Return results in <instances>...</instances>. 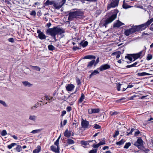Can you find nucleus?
I'll list each match as a JSON object with an SVG mask.
<instances>
[{
  "label": "nucleus",
  "instance_id": "obj_1",
  "mask_svg": "<svg viewBox=\"0 0 153 153\" xmlns=\"http://www.w3.org/2000/svg\"><path fill=\"white\" fill-rule=\"evenodd\" d=\"M82 13L81 11H76L69 13L68 19L70 21L74 20L82 15Z\"/></svg>",
  "mask_w": 153,
  "mask_h": 153
},
{
  "label": "nucleus",
  "instance_id": "obj_2",
  "mask_svg": "<svg viewBox=\"0 0 153 153\" xmlns=\"http://www.w3.org/2000/svg\"><path fill=\"white\" fill-rule=\"evenodd\" d=\"M119 0H110L109 4L107 6L108 10L109 9L111 8H114L118 6Z\"/></svg>",
  "mask_w": 153,
  "mask_h": 153
},
{
  "label": "nucleus",
  "instance_id": "obj_3",
  "mask_svg": "<svg viewBox=\"0 0 153 153\" xmlns=\"http://www.w3.org/2000/svg\"><path fill=\"white\" fill-rule=\"evenodd\" d=\"M116 17L117 15L116 14L112 15L110 18L107 19L105 21V22L103 24L104 25L105 27H106L107 25L112 22L116 19Z\"/></svg>",
  "mask_w": 153,
  "mask_h": 153
},
{
  "label": "nucleus",
  "instance_id": "obj_4",
  "mask_svg": "<svg viewBox=\"0 0 153 153\" xmlns=\"http://www.w3.org/2000/svg\"><path fill=\"white\" fill-rule=\"evenodd\" d=\"M48 33L51 35L56 40V35L57 34V27H54L52 28L48 29Z\"/></svg>",
  "mask_w": 153,
  "mask_h": 153
},
{
  "label": "nucleus",
  "instance_id": "obj_5",
  "mask_svg": "<svg viewBox=\"0 0 153 153\" xmlns=\"http://www.w3.org/2000/svg\"><path fill=\"white\" fill-rule=\"evenodd\" d=\"M51 149L52 151L55 153H59V144H54L51 147Z\"/></svg>",
  "mask_w": 153,
  "mask_h": 153
},
{
  "label": "nucleus",
  "instance_id": "obj_6",
  "mask_svg": "<svg viewBox=\"0 0 153 153\" xmlns=\"http://www.w3.org/2000/svg\"><path fill=\"white\" fill-rule=\"evenodd\" d=\"M53 4V6L57 9H59L61 8V6L59 5V4L56 3L54 1L48 0V5Z\"/></svg>",
  "mask_w": 153,
  "mask_h": 153
},
{
  "label": "nucleus",
  "instance_id": "obj_7",
  "mask_svg": "<svg viewBox=\"0 0 153 153\" xmlns=\"http://www.w3.org/2000/svg\"><path fill=\"white\" fill-rule=\"evenodd\" d=\"M145 54V52L143 51H141L139 53L134 55L133 57L134 59V60L138 59L140 56H143Z\"/></svg>",
  "mask_w": 153,
  "mask_h": 153
},
{
  "label": "nucleus",
  "instance_id": "obj_8",
  "mask_svg": "<svg viewBox=\"0 0 153 153\" xmlns=\"http://www.w3.org/2000/svg\"><path fill=\"white\" fill-rule=\"evenodd\" d=\"M81 124L82 127L85 128H89L91 126L89 125V122L86 120H82V121Z\"/></svg>",
  "mask_w": 153,
  "mask_h": 153
},
{
  "label": "nucleus",
  "instance_id": "obj_9",
  "mask_svg": "<svg viewBox=\"0 0 153 153\" xmlns=\"http://www.w3.org/2000/svg\"><path fill=\"white\" fill-rule=\"evenodd\" d=\"M133 33H134V30L132 27L130 28L126 29L125 30L124 32L125 35L127 36H128L130 34Z\"/></svg>",
  "mask_w": 153,
  "mask_h": 153
},
{
  "label": "nucleus",
  "instance_id": "obj_10",
  "mask_svg": "<svg viewBox=\"0 0 153 153\" xmlns=\"http://www.w3.org/2000/svg\"><path fill=\"white\" fill-rule=\"evenodd\" d=\"M134 145L137 146L138 149L141 150H142L144 152L149 151V150L146 149L143 146V144H134Z\"/></svg>",
  "mask_w": 153,
  "mask_h": 153
},
{
  "label": "nucleus",
  "instance_id": "obj_11",
  "mask_svg": "<svg viewBox=\"0 0 153 153\" xmlns=\"http://www.w3.org/2000/svg\"><path fill=\"white\" fill-rule=\"evenodd\" d=\"M110 68V67L109 65H108L107 64H106L102 65L99 68V69H100V71H102L103 70L108 69L109 68Z\"/></svg>",
  "mask_w": 153,
  "mask_h": 153
},
{
  "label": "nucleus",
  "instance_id": "obj_12",
  "mask_svg": "<svg viewBox=\"0 0 153 153\" xmlns=\"http://www.w3.org/2000/svg\"><path fill=\"white\" fill-rule=\"evenodd\" d=\"M99 111L100 110L98 108H91L88 110V112L89 114L98 113Z\"/></svg>",
  "mask_w": 153,
  "mask_h": 153
},
{
  "label": "nucleus",
  "instance_id": "obj_13",
  "mask_svg": "<svg viewBox=\"0 0 153 153\" xmlns=\"http://www.w3.org/2000/svg\"><path fill=\"white\" fill-rule=\"evenodd\" d=\"M48 96H46L41 99L42 100L40 102H41L43 105L46 104L48 103Z\"/></svg>",
  "mask_w": 153,
  "mask_h": 153
},
{
  "label": "nucleus",
  "instance_id": "obj_14",
  "mask_svg": "<svg viewBox=\"0 0 153 153\" xmlns=\"http://www.w3.org/2000/svg\"><path fill=\"white\" fill-rule=\"evenodd\" d=\"M74 88V86L73 84H68L66 87V89L67 91H71Z\"/></svg>",
  "mask_w": 153,
  "mask_h": 153
},
{
  "label": "nucleus",
  "instance_id": "obj_15",
  "mask_svg": "<svg viewBox=\"0 0 153 153\" xmlns=\"http://www.w3.org/2000/svg\"><path fill=\"white\" fill-rule=\"evenodd\" d=\"M23 85L25 87H30L32 85V84H31L27 81H23L22 82Z\"/></svg>",
  "mask_w": 153,
  "mask_h": 153
},
{
  "label": "nucleus",
  "instance_id": "obj_16",
  "mask_svg": "<svg viewBox=\"0 0 153 153\" xmlns=\"http://www.w3.org/2000/svg\"><path fill=\"white\" fill-rule=\"evenodd\" d=\"M124 24L120 22L119 21H118L115 23L114 25V27H119L123 25H124Z\"/></svg>",
  "mask_w": 153,
  "mask_h": 153
},
{
  "label": "nucleus",
  "instance_id": "obj_17",
  "mask_svg": "<svg viewBox=\"0 0 153 153\" xmlns=\"http://www.w3.org/2000/svg\"><path fill=\"white\" fill-rule=\"evenodd\" d=\"M37 116L34 115H30L29 116V119L34 122H35L36 120Z\"/></svg>",
  "mask_w": 153,
  "mask_h": 153
},
{
  "label": "nucleus",
  "instance_id": "obj_18",
  "mask_svg": "<svg viewBox=\"0 0 153 153\" xmlns=\"http://www.w3.org/2000/svg\"><path fill=\"white\" fill-rule=\"evenodd\" d=\"M97 143V142L95 140H90L88 141H84L82 140L81 141V143Z\"/></svg>",
  "mask_w": 153,
  "mask_h": 153
},
{
  "label": "nucleus",
  "instance_id": "obj_19",
  "mask_svg": "<svg viewBox=\"0 0 153 153\" xmlns=\"http://www.w3.org/2000/svg\"><path fill=\"white\" fill-rule=\"evenodd\" d=\"M71 131L66 130L64 133V136L67 137H69L71 136Z\"/></svg>",
  "mask_w": 153,
  "mask_h": 153
},
{
  "label": "nucleus",
  "instance_id": "obj_20",
  "mask_svg": "<svg viewBox=\"0 0 153 153\" xmlns=\"http://www.w3.org/2000/svg\"><path fill=\"white\" fill-rule=\"evenodd\" d=\"M148 22H147L145 23L144 24H142L140 25L141 30H144L149 25Z\"/></svg>",
  "mask_w": 153,
  "mask_h": 153
},
{
  "label": "nucleus",
  "instance_id": "obj_21",
  "mask_svg": "<svg viewBox=\"0 0 153 153\" xmlns=\"http://www.w3.org/2000/svg\"><path fill=\"white\" fill-rule=\"evenodd\" d=\"M134 30V32L141 30L140 25L135 26L132 27Z\"/></svg>",
  "mask_w": 153,
  "mask_h": 153
},
{
  "label": "nucleus",
  "instance_id": "obj_22",
  "mask_svg": "<svg viewBox=\"0 0 153 153\" xmlns=\"http://www.w3.org/2000/svg\"><path fill=\"white\" fill-rule=\"evenodd\" d=\"M96 57L92 55H87L83 57V59H95Z\"/></svg>",
  "mask_w": 153,
  "mask_h": 153
},
{
  "label": "nucleus",
  "instance_id": "obj_23",
  "mask_svg": "<svg viewBox=\"0 0 153 153\" xmlns=\"http://www.w3.org/2000/svg\"><path fill=\"white\" fill-rule=\"evenodd\" d=\"M69 98L71 101H75L77 99L76 96L75 95H73V94H71L69 97Z\"/></svg>",
  "mask_w": 153,
  "mask_h": 153
},
{
  "label": "nucleus",
  "instance_id": "obj_24",
  "mask_svg": "<svg viewBox=\"0 0 153 153\" xmlns=\"http://www.w3.org/2000/svg\"><path fill=\"white\" fill-rule=\"evenodd\" d=\"M150 75V74L145 72L138 73L137 74V75L139 76H144L146 75Z\"/></svg>",
  "mask_w": 153,
  "mask_h": 153
},
{
  "label": "nucleus",
  "instance_id": "obj_25",
  "mask_svg": "<svg viewBox=\"0 0 153 153\" xmlns=\"http://www.w3.org/2000/svg\"><path fill=\"white\" fill-rule=\"evenodd\" d=\"M127 2L126 0H124L123 1V8L124 9H127L131 7L129 5H128L127 3H126Z\"/></svg>",
  "mask_w": 153,
  "mask_h": 153
},
{
  "label": "nucleus",
  "instance_id": "obj_26",
  "mask_svg": "<svg viewBox=\"0 0 153 153\" xmlns=\"http://www.w3.org/2000/svg\"><path fill=\"white\" fill-rule=\"evenodd\" d=\"M42 130V129H39L33 130L31 132V133L33 134L39 133Z\"/></svg>",
  "mask_w": 153,
  "mask_h": 153
},
{
  "label": "nucleus",
  "instance_id": "obj_27",
  "mask_svg": "<svg viewBox=\"0 0 153 153\" xmlns=\"http://www.w3.org/2000/svg\"><path fill=\"white\" fill-rule=\"evenodd\" d=\"M65 32L64 30L63 29L59 28H57V34L59 33L61 34Z\"/></svg>",
  "mask_w": 153,
  "mask_h": 153
},
{
  "label": "nucleus",
  "instance_id": "obj_28",
  "mask_svg": "<svg viewBox=\"0 0 153 153\" xmlns=\"http://www.w3.org/2000/svg\"><path fill=\"white\" fill-rule=\"evenodd\" d=\"M32 68L33 70L39 71H40V68L38 66H33L32 65L30 66Z\"/></svg>",
  "mask_w": 153,
  "mask_h": 153
},
{
  "label": "nucleus",
  "instance_id": "obj_29",
  "mask_svg": "<svg viewBox=\"0 0 153 153\" xmlns=\"http://www.w3.org/2000/svg\"><path fill=\"white\" fill-rule=\"evenodd\" d=\"M41 150V147L39 146H38L36 149L33 151V153H38Z\"/></svg>",
  "mask_w": 153,
  "mask_h": 153
},
{
  "label": "nucleus",
  "instance_id": "obj_30",
  "mask_svg": "<svg viewBox=\"0 0 153 153\" xmlns=\"http://www.w3.org/2000/svg\"><path fill=\"white\" fill-rule=\"evenodd\" d=\"M103 144H93L92 147L94 148V149L96 150V151H97L98 149L99 146Z\"/></svg>",
  "mask_w": 153,
  "mask_h": 153
},
{
  "label": "nucleus",
  "instance_id": "obj_31",
  "mask_svg": "<svg viewBox=\"0 0 153 153\" xmlns=\"http://www.w3.org/2000/svg\"><path fill=\"white\" fill-rule=\"evenodd\" d=\"M38 36L39 38L41 39H44L46 38V36L43 33H41L39 34Z\"/></svg>",
  "mask_w": 153,
  "mask_h": 153
},
{
  "label": "nucleus",
  "instance_id": "obj_32",
  "mask_svg": "<svg viewBox=\"0 0 153 153\" xmlns=\"http://www.w3.org/2000/svg\"><path fill=\"white\" fill-rule=\"evenodd\" d=\"M99 73V71L97 70H94L91 74H90V77H91L92 76L96 75L97 74H98Z\"/></svg>",
  "mask_w": 153,
  "mask_h": 153
},
{
  "label": "nucleus",
  "instance_id": "obj_33",
  "mask_svg": "<svg viewBox=\"0 0 153 153\" xmlns=\"http://www.w3.org/2000/svg\"><path fill=\"white\" fill-rule=\"evenodd\" d=\"M95 60L94 59L88 62V64L87 65L88 67H91L92 65H93L95 62Z\"/></svg>",
  "mask_w": 153,
  "mask_h": 153
},
{
  "label": "nucleus",
  "instance_id": "obj_34",
  "mask_svg": "<svg viewBox=\"0 0 153 153\" xmlns=\"http://www.w3.org/2000/svg\"><path fill=\"white\" fill-rule=\"evenodd\" d=\"M88 44V42L87 41H85L84 42H81L80 43V44L82 45L83 47H85L87 46Z\"/></svg>",
  "mask_w": 153,
  "mask_h": 153
},
{
  "label": "nucleus",
  "instance_id": "obj_35",
  "mask_svg": "<svg viewBox=\"0 0 153 153\" xmlns=\"http://www.w3.org/2000/svg\"><path fill=\"white\" fill-rule=\"evenodd\" d=\"M15 149H16V151L18 152H20V151H21L22 149L21 146L19 145H18L17 147L15 148Z\"/></svg>",
  "mask_w": 153,
  "mask_h": 153
},
{
  "label": "nucleus",
  "instance_id": "obj_36",
  "mask_svg": "<svg viewBox=\"0 0 153 153\" xmlns=\"http://www.w3.org/2000/svg\"><path fill=\"white\" fill-rule=\"evenodd\" d=\"M123 85V84H121L120 83H118L117 84V90L118 91H119L120 90V88L121 87V86Z\"/></svg>",
  "mask_w": 153,
  "mask_h": 153
},
{
  "label": "nucleus",
  "instance_id": "obj_37",
  "mask_svg": "<svg viewBox=\"0 0 153 153\" xmlns=\"http://www.w3.org/2000/svg\"><path fill=\"white\" fill-rule=\"evenodd\" d=\"M85 98V96L83 94H82L80 99L79 100V102L80 103L82 102Z\"/></svg>",
  "mask_w": 153,
  "mask_h": 153
},
{
  "label": "nucleus",
  "instance_id": "obj_38",
  "mask_svg": "<svg viewBox=\"0 0 153 153\" xmlns=\"http://www.w3.org/2000/svg\"><path fill=\"white\" fill-rule=\"evenodd\" d=\"M152 55L151 54H149L147 56L146 59L147 60H151V59H152Z\"/></svg>",
  "mask_w": 153,
  "mask_h": 153
},
{
  "label": "nucleus",
  "instance_id": "obj_39",
  "mask_svg": "<svg viewBox=\"0 0 153 153\" xmlns=\"http://www.w3.org/2000/svg\"><path fill=\"white\" fill-rule=\"evenodd\" d=\"M7 134L6 131L5 130H3L1 133V135L3 136L6 135Z\"/></svg>",
  "mask_w": 153,
  "mask_h": 153
},
{
  "label": "nucleus",
  "instance_id": "obj_40",
  "mask_svg": "<svg viewBox=\"0 0 153 153\" xmlns=\"http://www.w3.org/2000/svg\"><path fill=\"white\" fill-rule=\"evenodd\" d=\"M137 142V143H143V141L141 138L139 137L138 139Z\"/></svg>",
  "mask_w": 153,
  "mask_h": 153
},
{
  "label": "nucleus",
  "instance_id": "obj_41",
  "mask_svg": "<svg viewBox=\"0 0 153 153\" xmlns=\"http://www.w3.org/2000/svg\"><path fill=\"white\" fill-rule=\"evenodd\" d=\"M55 49V48L52 45H48V49L50 50H54Z\"/></svg>",
  "mask_w": 153,
  "mask_h": 153
},
{
  "label": "nucleus",
  "instance_id": "obj_42",
  "mask_svg": "<svg viewBox=\"0 0 153 153\" xmlns=\"http://www.w3.org/2000/svg\"><path fill=\"white\" fill-rule=\"evenodd\" d=\"M94 128L95 129H99L101 128V126L97 124H95L94 125Z\"/></svg>",
  "mask_w": 153,
  "mask_h": 153
},
{
  "label": "nucleus",
  "instance_id": "obj_43",
  "mask_svg": "<svg viewBox=\"0 0 153 153\" xmlns=\"http://www.w3.org/2000/svg\"><path fill=\"white\" fill-rule=\"evenodd\" d=\"M135 130L134 129L132 128L131 129L130 132H129L127 134H126V136H129L130 134H132V132L134 131V130Z\"/></svg>",
  "mask_w": 153,
  "mask_h": 153
},
{
  "label": "nucleus",
  "instance_id": "obj_44",
  "mask_svg": "<svg viewBox=\"0 0 153 153\" xmlns=\"http://www.w3.org/2000/svg\"><path fill=\"white\" fill-rule=\"evenodd\" d=\"M66 0H62V2H61L60 4H59V5L61 6V8L62 6L65 3Z\"/></svg>",
  "mask_w": 153,
  "mask_h": 153
},
{
  "label": "nucleus",
  "instance_id": "obj_45",
  "mask_svg": "<svg viewBox=\"0 0 153 153\" xmlns=\"http://www.w3.org/2000/svg\"><path fill=\"white\" fill-rule=\"evenodd\" d=\"M118 112L117 111H110V114L111 115H114L117 114L118 113Z\"/></svg>",
  "mask_w": 153,
  "mask_h": 153
},
{
  "label": "nucleus",
  "instance_id": "obj_46",
  "mask_svg": "<svg viewBox=\"0 0 153 153\" xmlns=\"http://www.w3.org/2000/svg\"><path fill=\"white\" fill-rule=\"evenodd\" d=\"M119 134V131H115V133L113 134V136L114 137H116Z\"/></svg>",
  "mask_w": 153,
  "mask_h": 153
},
{
  "label": "nucleus",
  "instance_id": "obj_47",
  "mask_svg": "<svg viewBox=\"0 0 153 153\" xmlns=\"http://www.w3.org/2000/svg\"><path fill=\"white\" fill-rule=\"evenodd\" d=\"M0 103L1 104L3 105L4 106H7V105H6L5 102L3 100H0Z\"/></svg>",
  "mask_w": 153,
  "mask_h": 153
},
{
  "label": "nucleus",
  "instance_id": "obj_48",
  "mask_svg": "<svg viewBox=\"0 0 153 153\" xmlns=\"http://www.w3.org/2000/svg\"><path fill=\"white\" fill-rule=\"evenodd\" d=\"M125 58L128 59L130 61H131L132 60V58L131 57L129 56H126L125 57Z\"/></svg>",
  "mask_w": 153,
  "mask_h": 153
},
{
  "label": "nucleus",
  "instance_id": "obj_49",
  "mask_svg": "<svg viewBox=\"0 0 153 153\" xmlns=\"http://www.w3.org/2000/svg\"><path fill=\"white\" fill-rule=\"evenodd\" d=\"M74 141L71 139H68L67 142V143H74Z\"/></svg>",
  "mask_w": 153,
  "mask_h": 153
},
{
  "label": "nucleus",
  "instance_id": "obj_50",
  "mask_svg": "<svg viewBox=\"0 0 153 153\" xmlns=\"http://www.w3.org/2000/svg\"><path fill=\"white\" fill-rule=\"evenodd\" d=\"M38 107V106H37V105H36V104L33 106L31 107V108L32 110H33L35 109V108H37Z\"/></svg>",
  "mask_w": 153,
  "mask_h": 153
},
{
  "label": "nucleus",
  "instance_id": "obj_51",
  "mask_svg": "<svg viewBox=\"0 0 153 153\" xmlns=\"http://www.w3.org/2000/svg\"><path fill=\"white\" fill-rule=\"evenodd\" d=\"M82 145L81 146L84 147V148H86V147H88L89 146V144H82Z\"/></svg>",
  "mask_w": 153,
  "mask_h": 153
},
{
  "label": "nucleus",
  "instance_id": "obj_52",
  "mask_svg": "<svg viewBox=\"0 0 153 153\" xmlns=\"http://www.w3.org/2000/svg\"><path fill=\"white\" fill-rule=\"evenodd\" d=\"M125 140L122 139L120 141L117 142L116 143H123L125 142Z\"/></svg>",
  "mask_w": 153,
  "mask_h": 153
},
{
  "label": "nucleus",
  "instance_id": "obj_53",
  "mask_svg": "<svg viewBox=\"0 0 153 153\" xmlns=\"http://www.w3.org/2000/svg\"><path fill=\"white\" fill-rule=\"evenodd\" d=\"M97 151L96 150L93 149L90 150L89 153H97Z\"/></svg>",
  "mask_w": 153,
  "mask_h": 153
},
{
  "label": "nucleus",
  "instance_id": "obj_54",
  "mask_svg": "<svg viewBox=\"0 0 153 153\" xmlns=\"http://www.w3.org/2000/svg\"><path fill=\"white\" fill-rule=\"evenodd\" d=\"M153 22V18L150 19V20H148L147 22L149 23V25H150Z\"/></svg>",
  "mask_w": 153,
  "mask_h": 153
},
{
  "label": "nucleus",
  "instance_id": "obj_55",
  "mask_svg": "<svg viewBox=\"0 0 153 153\" xmlns=\"http://www.w3.org/2000/svg\"><path fill=\"white\" fill-rule=\"evenodd\" d=\"M153 22V18L150 19V20H148L147 22L149 23V25H150Z\"/></svg>",
  "mask_w": 153,
  "mask_h": 153
},
{
  "label": "nucleus",
  "instance_id": "obj_56",
  "mask_svg": "<svg viewBox=\"0 0 153 153\" xmlns=\"http://www.w3.org/2000/svg\"><path fill=\"white\" fill-rule=\"evenodd\" d=\"M16 144H10V145H9L7 147L8 148L10 149L11 148H12V147L13 146L15 145H16Z\"/></svg>",
  "mask_w": 153,
  "mask_h": 153
},
{
  "label": "nucleus",
  "instance_id": "obj_57",
  "mask_svg": "<svg viewBox=\"0 0 153 153\" xmlns=\"http://www.w3.org/2000/svg\"><path fill=\"white\" fill-rule=\"evenodd\" d=\"M131 144H126L124 147L125 149H128L131 146Z\"/></svg>",
  "mask_w": 153,
  "mask_h": 153
},
{
  "label": "nucleus",
  "instance_id": "obj_58",
  "mask_svg": "<svg viewBox=\"0 0 153 153\" xmlns=\"http://www.w3.org/2000/svg\"><path fill=\"white\" fill-rule=\"evenodd\" d=\"M30 15L34 16H35L36 15V12L34 10L32 11L30 13Z\"/></svg>",
  "mask_w": 153,
  "mask_h": 153
},
{
  "label": "nucleus",
  "instance_id": "obj_59",
  "mask_svg": "<svg viewBox=\"0 0 153 153\" xmlns=\"http://www.w3.org/2000/svg\"><path fill=\"white\" fill-rule=\"evenodd\" d=\"M8 41L9 42H14V39L12 38H10L8 39Z\"/></svg>",
  "mask_w": 153,
  "mask_h": 153
},
{
  "label": "nucleus",
  "instance_id": "obj_60",
  "mask_svg": "<svg viewBox=\"0 0 153 153\" xmlns=\"http://www.w3.org/2000/svg\"><path fill=\"white\" fill-rule=\"evenodd\" d=\"M140 133V132L139 131H137L135 132L134 135L135 136H137L138 134Z\"/></svg>",
  "mask_w": 153,
  "mask_h": 153
},
{
  "label": "nucleus",
  "instance_id": "obj_61",
  "mask_svg": "<svg viewBox=\"0 0 153 153\" xmlns=\"http://www.w3.org/2000/svg\"><path fill=\"white\" fill-rule=\"evenodd\" d=\"M71 110V108L70 106H68L66 108V110L67 111H70Z\"/></svg>",
  "mask_w": 153,
  "mask_h": 153
},
{
  "label": "nucleus",
  "instance_id": "obj_62",
  "mask_svg": "<svg viewBox=\"0 0 153 153\" xmlns=\"http://www.w3.org/2000/svg\"><path fill=\"white\" fill-rule=\"evenodd\" d=\"M76 83L78 85H79V84L81 83L80 80L79 79H76Z\"/></svg>",
  "mask_w": 153,
  "mask_h": 153
},
{
  "label": "nucleus",
  "instance_id": "obj_63",
  "mask_svg": "<svg viewBox=\"0 0 153 153\" xmlns=\"http://www.w3.org/2000/svg\"><path fill=\"white\" fill-rule=\"evenodd\" d=\"M66 111H63L62 112L61 116H63L65 114H66Z\"/></svg>",
  "mask_w": 153,
  "mask_h": 153
},
{
  "label": "nucleus",
  "instance_id": "obj_64",
  "mask_svg": "<svg viewBox=\"0 0 153 153\" xmlns=\"http://www.w3.org/2000/svg\"><path fill=\"white\" fill-rule=\"evenodd\" d=\"M99 61V57H98L97 59L96 60L95 63V65H96L97 64Z\"/></svg>",
  "mask_w": 153,
  "mask_h": 153
}]
</instances>
